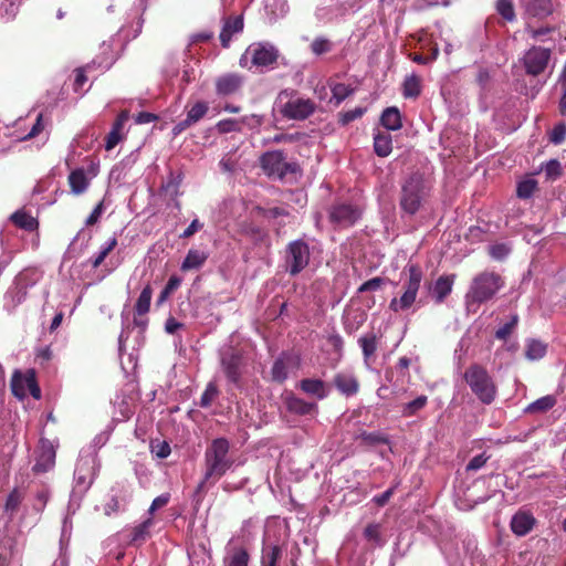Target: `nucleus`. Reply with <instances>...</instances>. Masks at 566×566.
Returning <instances> with one entry per match:
<instances>
[{"instance_id": "obj_1", "label": "nucleus", "mask_w": 566, "mask_h": 566, "mask_svg": "<svg viewBox=\"0 0 566 566\" xmlns=\"http://www.w3.org/2000/svg\"><path fill=\"white\" fill-rule=\"evenodd\" d=\"M233 464L234 460L230 455L229 440L223 437L213 439L205 450V472L196 492H201L207 483L216 484Z\"/></svg>"}, {"instance_id": "obj_2", "label": "nucleus", "mask_w": 566, "mask_h": 566, "mask_svg": "<svg viewBox=\"0 0 566 566\" xmlns=\"http://www.w3.org/2000/svg\"><path fill=\"white\" fill-rule=\"evenodd\" d=\"M503 286L504 280L496 272L483 271L476 274L464 296L467 310L476 312L481 304L492 300Z\"/></svg>"}, {"instance_id": "obj_3", "label": "nucleus", "mask_w": 566, "mask_h": 566, "mask_svg": "<svg viewBox=\"0 0 566 566\" xmlns=\"http://www.w3.org/2000/svg\"><path fill=\"white\" fill-rule=\"evenodd\" d=\"M463 378L482 403L490 405L494 401L496 386L485 367L472 364L464 371Z\"/></svg>"}, {"instance_id": "obj_4", "label": "nucleus", "mask_w": 566, "mask_h": 566, "mask_svg": "<svg viewBox=\"0 0 566 566\" xmlns=\"http://www.w3.org/2000/svg\"><path fill=\"white\" fill-rule=\"evenodd\" d=\"M428 196L429 188L426 186L422 175L411 174L401 186L400 208L403 212L413 216Z\"/></svg>"}, {"instance_id": "obj_5", "label": "nucleus", "mask_w": 566, "mask_h": 566, "mask_svg": "<svg viewBox=\"0 0 566 566\" xmlns=\"http://www.w3.org/2000/svg\"><path fill=\"white\" fill-rule=\"evenodd\" d=\"M405 273L407 279L403 282L402 295L399 298H392L389 303V308L394 312L407 311L413 305L423 277L422 270L418 264L407 265Z\"/></svg>"}, {"instance_id": "obj_6", "label": "nucleus", "mask_w": 566, "mask_h": 566, "mask_svg": "<svg viewBox=\"0 0 566 566\" xmlns=\"http://www.w3.org/2000/svg\"><path fill=\"white\" fill-rule=\"evenodd\" d=\"M260 166L269 177L284 179L289 174H297L300 166L296 163H287L282 150L266 151L260 157Z\"/></svg>"}, {"instance_id": "obj_7", "label": "nucleus", "mask_w": 566, "mask_h": 566, "mask_svg": "<svg viewBox=\"0 0 566 566\" xmlns=\"http://www.w3.org/2000/svg\"><path fill=\"white\" fill-rule=\"evenodd\" d=\"M310 247L302 240H294L286 245L285 266L290 275L301 273L310 263Z\"/></svg>"}, {"instance_id": "obj_8", "label": "nucleus", "mask_w": 566, "mask_h": 566, "mask_svg": "<svg viewBox=\"0 0 566 566\" xmlns=\"http://www.w3.org/2000/svg\"><path fill=\"white\" fill-rule=\"evenodd\" d=\"M220 365L229 382L237 388L242 387V375L245 367L241 352L230 348L221 354Z\"/></svg>"}, {"instance_id": "obj_9", "label": "nucleus", "mask_w": 566, "mask_h": 566, "mask_svg": "<svg viewBox=\"0 0 566 566\" xmlns=\"http://www.w3.org/2000/svg\"><path fill=\"white\" fill-rule=\"evenodd\" d=\"M552 59V50L533 45L523 55L522 63L525 73L531 76H538L545 72Z\"/></svg>"}, {"instance_id": "obj_10", "label": "nucleus", "mask_w": 566, "mask_h": 566, "mask_svg": "<svg viewBox=\"0 0 566 566\" xmlns=\"http://www.w3.org/2000/svg\"><path fill=\"white\" fill-rule=\"evenodd\" d=\"M11 391L21 400L27 397L28 391L34 399H40L41 389L36 381L35 371L33 369L27 370L25 374L14 371L11 378Z\"/></svg>"}, {"instance_id": "obj_11", "label": "nucleus", "mask_w": 566, "mask_h": 566, "mask_svg": "<svg viewBox=\"0 0 566 566\" xmlns=\"http://www.w3.org/2000/svg\"><path fill=\"white\" fill-rule=\"evenodd\" d=\"M251 54V62L258 67H268L276 63L279 51L271 44L256 43L247 50Z\"/></svg>"}, {"instance_id": "obj_12", "label": "nucleus", "mask_w": 566, "mask_h": 566, "mask_svg": "<svg viewBox=\"0 0 566 566\" xmlns=\"http://www.w3.org/2000/svg\"><path fill=\"white\" fill-rule=\"evenodd\" d=\"M315 112V104L310 98H294L283 105L282 114L289 119L303 120Z\"/></svg>"}, {"instance_id": "obj_13", "label": "nucleus", "mask_w": 566, "mask_h": 566, "mask_svg": "<svg viewBox=\"0 0 566 566\" xmlns=\"http://www.w3.org/2000/svg\"><path fill=\"white\" fill-rule=\"evenodd\" d=\"M360 217V212L352 205L339 203L332 207L329 221L338 227H350Z\"/></svg>"}, {"instance_id": "obj_14", "label": "nucleus", "mask_w": 566, "mask_h": 566, "mask_svg": "<svg viewBox=\"0 0 566 566\" xmlns=\"http://www.w3.org/2000/svg\"><path fill=\"white\" fill-rule=\"evenodd\" d=\"M332 384L336 390L345 397L355 396L358 394L360 388V382L356 375L346 370L336 373L333 377Z\"/></svg>"}, {"instance_id": "obj_15", "label": "nucleus", "mask_w": 566, "mask_h": 566, "mask_svg": "<svg viewBox=\"0 0 566 566\" xmlns=\"http://www.w3.org/2000/svg\"><path fill=\"white\" fill-rule=\"evenodd\" d=\"M283 402L289 412L297 416H307L316 413L318 406L316 402H310L303 398L297 397L293 392H287L283 396Z\"/></svg>"}, {"instance_id": "obj_16", "label": "nucleus", "mask_w": 566, "mask_h": 566, "mask_svg": "<svg viewBox=\"0 0 566 566\" xmlns=\"http://www.w3.org/2000/svg\"><path fill=\"white\" fill-rule=\"evenodd\" d=\"M56 452L53 444L49 440H42L40 452L32 470L35 473H45L55 465Z\"/></svg>"}, {"instance_id": "obj_17", "label": "nucleus", "mask_w": 566, "mask_h": 566, "mask_svg": "<svg viewBox=\"0 0 566 566\" xmlns=\"http://www.w3.org/2000/svg\"><path fill=\"white\" fill-rule=\"evenodd\" d=\"M243 76L238 73H227L216 80V93L220 96H229L240 91L243 85Z\"/></svg>"}, {"instance_id": "obj_18", "label": "nucleus", "mask_w": 566, "mask_h": 566, "mask_svg": "<svg viewBox=\"0 0 566 566\" xmlns=\"http://www.w3.org/2000/svg\"><path fill=\"white\" fill-rule=\"evenodd\" d=\"M296 387L305 395L315 397L318 400H324L329 395V385L318 378H303Z\"/></svg>"}, {"instance_id": "obj_19", "label": "nucleus", "mask_w": 566, "mask_h": 566, "mask_svg": "<svg viewBox=\"0 0 566 566\" xmlns=\"http://www.w3.org/2000/svg\"><path fill=\"white\" fill-rule=\"evenodd\" d=\"M524 14L528 18L544 20L554 12L553 0H524Z\"/></svg>"}, {"instance_id": "obj_20", "label": "nucleus", "mask_w": 566, "mask_h": 566, "mask_svg": "<svg viewBox=\"0 0 566 566\" xmlns=\"http://www.w3.org/2000/svg\"><path fill=\"white\" fill-rule=\"evenodd\" d=\"M536 524L535 517L524 511L515 513L511 520V530L517 536L527 535Z\"/></svg>"}, {"instance_id": "obj_21", "label": "nucleus", "mask_w": 566, "mask_h": 566, "mask_svg": "<svg viewBox=\"0 0 566 566\" xmlns=\"http://www.w3.org/2000/svg\"><path fill=\"white\" fill-rule=\"evenodd\" d=\"M243 27L244 23L241 15L224 19L223 27L219 35L222 48L228 49L230 46L232 35L241 32Z\"/></svg>"}, {"instance_id": "obj_22", "label": "nucleus", "mask_w": 566, "mask_h": 566, "mask_svg": "<svg viewBox=\"0 0 566 566\" xmlns=\"http://www.w3.org/2000/svg\"><path fill=\"white\" fill-rule=\"evenodd\" d=\"M454 280L455 274L441 275L433 283L431 294L437 304L443 303L447 296L451 294Z\"/></svg>"}, {"instance_id": "obj_23", "label": "nucleus", "mask_w": 566, "mask_h": 566, "mask_svg": "<svg viewBox=\"0 0 566 566\" xmlns=\"http://www.w3.org/2000/svg\"><path fill=\"white\" fill-rule=\"evenodd\" d=\"M250 554L243 546H234L229 549L223 558V566H249Z\"/></svg>"}, {"instance_id": "obj_24", "label": "nucleus", "mask_w": 566, "mask_h": 566, "mask_svg": "<svg viewBox=\"0 0 566 566\" xmlns=\"http://www.w3.org/2000/svg\"><path fill=\"white\" fill-rule=\"evenodd\" d=\"M209 254L205 251L190 249L181 263V271L187 272L200 269L208 260Z\"/></svg>"}, {"instance_id": "obj_25", "label": "nucleus", "mask_w": 566, "mask_h": 566, "mask_svg": "<svg viewBox=\"0 0 566 566\" xmlns=\"http://www.w3.org/2000/svg\"><path fill=\"white\" fill-rule=\"evenodd\" d=\"M69 185L71 192L78 196L86 191L90 186V180L82 168H77L69 175Z\"/></svg>"}, {"instance_id": "obj_26", "label": "nucleus", "mask_w": 566, "mask_h": 566, "mask_svg": "<svg viewBox=\"0 0 566 566\" xmlns=\"http://www.w3.org/2000/svg\"><path fill=\"white\" fill-rule=\"evenodd\" d=\"M11 222L25 231L32 232L39 228V221L24 210H18L10 217Z\"/></svg>"}, {"instance_id": "obj_27", "label": "nucleus", "mask_w": 566, "mask_h": 566, "mask_svg": "<svg viewBox=\"0 0 566 566\" xmlns=\"http://www.w3.org/2000/svg\"><path fill=\"white\" fill-rule=\"evenodd\" d=\"M378 336L374 332H369L358 338V344L363 352L364 361L368 364L370 358L376 354L378 348Z\"/></svg>"}, {"instance_id": "obj_28", "label": "nucleus", "mask_w": 566, "mask_h": 566, "mask_svg": "<svg viewBox=\"0 0 566 566\" xmlns=\"http://www.w3.org/2000/svg\"><path fill=\"white\" fill-rule=\"evenodd\" d=\"M380 124L389 130H398L401 128V115L397 107H387L381 116Z\"/></svg>"}, {"instance_id": "obj_29", "label": "nucleus", "mask_w": 566, "mask_h": 566, "mask_svg": "<svg viewBox=\"0 0 566 566\" xmlns=\"http://www.w3.org/2000/svg\"><path fill=\"white\" fill-rule=\"evenodd\" d=\"M374 150L379 157H387L392 150L391 135L385 132H378L374 137Z\"/></svg>"}, {"instance_id": "obj_30", "label": "nucleus", "mask_w": 566, "mask_h": 566, "mask_svg": "<svg viewBox=\"0 0 566 566\" xmlns=\"http://www.w3.org/2000/svg\"><path fill=\"white\" fill-rule=\"evenodd\" d=\"M557 403V399L553 395H547L533 401L525 408L526 413H543L551 410Z\"/></svg>"}, {"instance_id": "obj_31", "label": "nucleus", "mask_w": 566, "mask_h": 566, "mask_svg": "<svg viewBox=\"0 0 566 566\" xmlns=\"http://www.w3.org/2000/svg\"><path fill=\"white\" fill-rule=\"evenodd\" d=\"M421 93L420 77L416 74L409 75L402 83V95L405 98H417Z\"/></svg>"}, {"instance_id": "obj_32", "label": "nucleus", "mask_w": 566, "mask_h": 566, "mask_svg": "<svg viewBox=\"0 0 566 566\" xmlns=\"http://www.w3.org/2000/svg\"><path fill=\"white\" fill-rule=\"evenodd\" d=\"M428 403V397L426 395L418 396L412 401L403 403L401 406V416L409 418L416 416L422 410Z\"/></svg>"}, {"instance_id": "obj_33", "label": "nucleus", "mask_w": 566, "mask_h": 566, "mask_svg": "<svg viewBox=\"0 0 566 566\" xmlns=\"http://www.w3.org/2000/svg\"><path fill=\"white\" fill-rule=\"evenodd\" d=\"M153 296V289L147 284L140 292L135 304V312L137 315L143 316L149 312L150 301Z\"/></svg>"}, {"instance_id": "obj_34", "label": "nucleus", "mask_w": 566, "mask_h": 566, "mask_svg": "<svg viewBox=\"0 0 566 566\" xmlns=\"http://www.w3.org/2000/svg\"><path fill=\"white\" fill-rule=\"evenodd\" d=\"M546 345L539 340L531 339L526 344L525 357L530 360L541 359L546 354Z\"/></svg>"}, {"instance_id": "obj_35", "label": "nucleus", "mask_w": 566, "mask_h": 566, "mask_svg": "<svg viewBox=\"0 0 566 566\" xmlns=\"http://www.w3.org/2000/svg\"><path fill=\"white\" fill-rule=\"evenodd\" d=\"M538 188V182L533 178H527L517 184L516 196L520 199H528Z\"/></svg>"}, {"instance_id": "obj_36", "label": "nucleus", "mask_w": 566, "mask_h": 566, "mask_svg": "<svg viewBox=\"0 0 566 566\" xmlns=\"http://www.w3.org/2000/svg\"><path fill=\"white\" fill-rule=\"evenodd\" d=\"M496 12L507 22L516 20L514 3L512 0H496Z\"/></svg>"}, {"instance_id": "obj_37", "label": "nucleus", "mask_w": 566, "mask_h": 566, "mask_svg": "<svg viewBox=\"0 0 566 566\" xmlns=\"http://www.w3.org/2000/svg\"><path fill=\"white\" fill-rule=\"evenodd\" d=\"M220 390L216 382L210 381L207 384L205 391L202 392L199 401L201 408H209L212 402L219 397Z\"/></svg>"}, {"instance_id": "obj_38", "label": "nucleus", "mask_w": 566, "mask_h": 566, "mask_svg": "<svg viewBox=\"0 0 566 566\" xmlns=\"http://www.w3.org/2000/svg\"><path fill=\"white\" fill-rule=\"evenodd\" d=\"M209 111L207 102L199 101L195 103L191 108L187 112L186 118L193 125L202 119Z\"/></svg>"}, {"instance_id": "obj_39", "label": "nucleus", "mask_w": 566, "mask_h": 566, "mask_svg": "<svg viewBox=\"0 0 566 566\" xmlns=\"http://www.w3.org/2000/svg\"><path fill=\"white\" fill-rule=\"evenodd\" d=\"M243 123V119L227 118L219 120L216 125V128L219 134L241 132Z\"/></svg>"}, {"instance_id": "obj_40", "label": "nucleus", "mask_w": 566, "mask_h": 566, "mask_svg": "<svg viewBox=\"0 0 566 566\" xmlns=\"http://www.w3.org/2000/svg\"><path fill=\"white\" fill-rule=\"evenodd\" d=\"M151 525H153V518L149 517V518L145 520L143 523H140L138 526H136L133 530L132 542L139 543V544L144 543L147 539V537L149 536V528Z\"/></svg>"}, {"instance_id": "obj_41", "label": "nucleus", "mask_w": 566, "mask_h": 566, "mask_svg": "<svg viewBox=\"0 0 566 566\" xmlns=\"http://www.w3.org/2000/svg\"><path fill=\"white\" fill-rule=\"evenodd\" d=\"M287 365L282 358H277L271 368L272 380L282 384L287 379Z\"/></svg>"}, {"instance_id": "obj_42", "label": "nucleus", "mask_w": 566, "mask_h": 566, "mask_svg": "<svg viewBox=\"0 0 566 566\" xmlns=\"http://www.w3.org/2000/svg\"><path fill=\"white\" fill-rule=\"evenodd\" d=\"M181 284V279L171 275L157 298V305L163 304Z\"/></svg>"}, {"instance_id": "obj_43", "label": "nucleus", "mask_w": 566, "mask_h": 566, "mask_svg": "<svg viewBox=\"0 0 566 566\" xmlns=\"http://www.w3.org/2000/svg\"><path fill=\"white\" fill-rule=\"evenodd\" d=\"M354 93V88L344 83H336L332 86L333 98L336 101V105H339L348 96Z\"/></svg>"}, {"instance_id": "obj_44", "label": "nucleus", "mask_w": 566, "mask_h": 566, "mask_svg": "<svg viewBox=\"0 0 566 566\" xmlns=\"http://www.w3.org/2000/svg\"><path fill=\"white\" fill-rule=\"evenodd\" d=\"M281 556L282 549L279 545L270 546L262 557V566H276Z\"/></svg>"}, {"instance_id": "obj_45", "label": "nucleus", "mask_w": 566, "mask_h": 566, "mask_svg": "<svg viewBox=\"0 0 566 566\" xmlns=\"http://www.w3.org/2000/svg\"><path fill=\"white\" fill-rule=\"evenodd\" d=\"M150 450L158 459H166L171 452L170 444L167 441L160 440H153L150 442Z\"/></svg>"}, {"instance_id": "obj_46", "label": "nucleus", "mask_w": 566, "mask_h": 566, "mask_svg": "<svg viewBox=\"0 0 566 566\" xmlns=\"http://www.w3.org/2000/svg\"><path fill=\"white\" fill-rule=\"evenodd\" d=\"M332 50V43L326 38H315L311 43V51L315 55L328 53Z\"/></svg>"}, {"instance_id": "obj_47", "label": "nucleus", "mask_w": 566, "mask_h": 566, "mask_svg": "<svg viewBox=\"0 0 566 566\" xmlns=\"http://www.w3.org/2000/svg\"><path fill=\"white\" fill-rule=\"evenodd\" d=\"M28 294V284L23 282L21 277H19L15 282V286L12 291V301L14 305L21 304Z\"/></svg>"}, {"instance_id": "obj_48", "label": "nucleus", "mask_w": 566, "mask_h": 566, "mask_svg": "<svg viewBox=\"0 0 566 566\" xmlns=\"http://www.w3.org/2000/svg\"><path fill=\"white\" fill-rule=\"evenodd\" d=\"M545 175L548 179L556 180L563 174V168L557 159H551L544 167Z\"/></svg>"}, {"instance_id": "obj_49", "label": "nucleus", "mask_w": 566, "mask_h": 566, "mask_svg": "<svg viewBox=\"0 0 566 566\" xmlns=\"http://www.w3.org/2000/svg\"><path fill=\"white\" fill-rule=\"evenodd\" d=\"M517 323H518V316L513 315L510 322L505 323L502 327H500L495 332V337L497 339L505 340L512 334V332L515 328V326L517 325Z\"/></svg>"}, {"instance_id": "obj_50", "label": "nucleus", "mask_w": 566, "mask_h": 566, "mask_svg": "<svg viewBox=\"0 0 566 566\" xmlns=\"http://www.w3.org/2000/svg\"><path fill=\"white\" fill-rule=\"evenodd\" d=\"M21 501H22L21 493L17 489L12 490L10 492V494L8 495V499L6 502V506H4L6 511L11 512V513L17 512L21 504Z\"/></svg>"}, {"instance_id": "obj_51", "label": "nucleus", "mask_w": 566, "mask_h": 566, "mask_svg": "<svg viewBox=\"0 0 566 566\" xmlns=\"http://www.w3.org/2000/svg\"><path fill=\"white\" fill-rule=\"evenodd\" d=\"M256 211L260 216L264 218H279L289 216V211L281 207H273V208H263V207H256Z\"/></svg>"}, {"instance_id": "obj_52", "label": "nucleus", "mask_w": 566, "mask_h": 566, "mask_svg": "<svg viewBox=\"0 0 566 566\" xmlns=\"http://www.w3.org/2000/svg\"><path fill=\"white\" fill-rule=\"evenodd\" d=\"M384 283H385V280L382 277H379V276L373 277V279L364 282L358 287V293L377 291V290H379L384 285Z\"/></svg>"}, {"instance_id": "obj_53", "label": "nucleus", "mask_w": 566, "mask_h": 566, "mask_svg": "<svg viewBox=\"0 0 566 566\" xmlns=\"http://www.w3.org/2000/svg\"><path fill=\"white\" fill-rule=\"evenodd\" d=\"M526 32L531 35V38L535 41H542L545 35L554 31V28L551 27H542V28H532L531 25H526Z\"/></svg>"}, {"instance_id": "obj_54", "label": "nucleus", "mask_w": 566, "mask_h": 566, "mask_svg": "<svg viewBox=\"0 0 566 566\" xmlns=\"http://www.w3.org/2000/svg\"><path fill=\"white\" fill-rule=\"evenodd\" d=\"M490 459V455H486L485 452L473 457L469 463L467 464V471H476L481 469Z\"/></svg>"}, {"instance_id": "obj_55", "label": "nucleus", "mask_w": 566, "mask_h": 566, "mask_svg": "<svg viewBox=\"0 0 566 566\" xmlns=\"http://www.w3.org/2000/svg\"><path fill=\"white\" fill-rule=\"evenodd\" d=\"M365 113V109L361 108V107H356L352 111H347L343 114H340V119L339 122L342 123V125H347L349 124L350 122L361 117Z\"/></svg>"}, {"instance_id": "obj_56", "label": "nucleus", "mask_w": 566, "mask_h": 566, "mask_svg": "<svg viewBox=\"0 0 566 566\" xmlns=\"http://www.w3.org/2000/svg\"><path fill=\"white\" fill-rule=\"evenodd\" d=\"M565 137H566V125L564 123L557 124L551 134V142L558 145L565 140Z\"/></svg>"}, {"instance_id": "obj_57", "label": "nucleus", "mask_w": 566, "mask_h": 566, "mask_svg": "<svg viewBox=\"0 0 566 566\" xmlns=\"http://www.w3.org/2000/svg\"><path fill=\"white\" fill-rule=\"evenodd\" d=\"M123 137L124 136L122 133L111 129V132L105 137V149L112 150L115 148L123 139Z\"/></svg>"}, {"instance_id": "obj_58", "label": "nucleus", "mask_w": 566, "mask_h": 566, "mask_svg": "<svg viewBox=\"0 0 566 566\" xmlns=\"http://www.w3.org/2000/svg\"><path fill=\"white\" fill-rule=\"evenodd\" d=\"M510 252V249L503 244L497 243L490 247L489 253L495 260H503Z\"/></svg>"}, {"instance_id": "obj_59", "label": "nucleus", "mask_w": 566, "mask_h": 566, "mask_svg": "<svg viewBox=\"0 0 566 566\" xmlns=\"http://www.w3.org/2000/svg\"><path fill=\"white\" fill-rule=\"evenodd\" d=\"M91 66L87 64L86 66L78 67L75 70V80H74V91H80L83 85L87 82V76L85 75L86 70Z\"/></svg>"}, {"instance_id": "obj_60", "label": "nucleus", "mask_w": 566, "mask_h": 566, "mask_svg": "<svg viewBox=\"0 0 566 566\" xmlns=\"http://www.w3.org/2000/svg\"><path fill=\"white\" fill-rule=\"evenodd\" d=\"M103 212H104V200L99 201L96 205V207L93 209L91 214L87 217L85 224L87 227H91V226H94L95 223H97V221L102 217Z\"/></svg>"}, {"instance_id": "obj_61", "label": "nucleus", "mask_w": 566, "mask_h": 566, "mask_svg": "<svg viewBox=\"0 0 566 566\" xmlns=\"http://www.w3.org/2000/svg\"><path fill=\"white\" fill-rule=\"evenodd\" d=\"M361 439L368 444H380L387 442V439L377 432H363Z\"/></svg>"}, {"instance_id": "obj_62", "label": "nucleus", "mask_w": 566, "mask_h": 566, "mask_svg": "<svg viewBox=\"0 0 566 566\" xmlns=\"http://www.w3.org/2000/svg\"><path fill=\"white\" fill-rule=\"evenodd\" d=\"M558 83L560 84L562 95L558 103V111L562 116H566V78L559 77Z\"/></svg>"}, {"instance_id": "obj_63", "label": "nucleus", "mask_w": 566, "mask_h": 566, "mask_svg": "<svg viewBox=\"0 0 566 566\" xmlns=\"http://www.w3.org/2000/svg\"><path fill=\"white\" fill-rule=\"evenodd\" d=\"M203 223H201L198 219H193L191 223L187 227V229L179 235L181 239H188L192 237L197 231L202 229Z\"/></svg>"}, {"instance_id": "obj_64", "label": "nucleus", "mask_w": 566, "mask_h": 566, "mask_svg": "<svg viewBox=\"0 0 566 566\" xmlns=\"http://www.w3.org/2000/svg\"><path fill=\"white\" fill-rule=\"evenodd\" d=\"M50 497V493L46 489H43L36 493V503L34 509L39 512L43 511Z\"/></svg>"}]
</instances>
